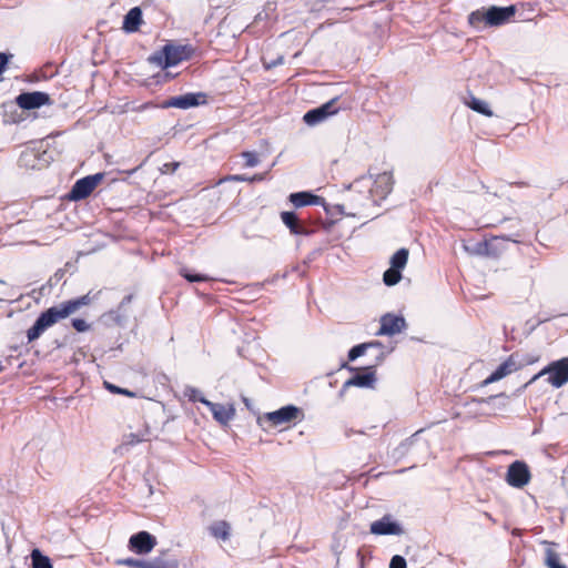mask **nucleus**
Masks as SVG:
<instances>
[{
    "instance_id": "nucleus-1",
    "label": "nucleus",
    "mask_w": 568,
    "mask_h": 568,
    "mask_svg": "<svg viewBox=\"0 0 568 568\" xmlns=\"http://www.w3.org/2000/svg\"><path fill=\"white\" fill-rule=\"evenodd\" d=\"M91 301L92 297L90 293H88L47 308L40 313L33 325L27 331L28 343L38 339L44 331L53 326L59 320L67 318L82 306L89 305Z\"/></svg>"
},
{
    "instance_id": "nucleus-2",
    "label": "nucleus",
    "mask_w": 568,
    "mask_h": 568,
    "mask_svg": "<svg viewBox=\"0 0 568 568\" xmlns=\"http://www.w3.org/2000/svg\"><path fill=\"white\" fill-rule=\"evenodd\" d=\"M194 49L189 44H172L168 43L161 50L154 52L149 57V61L162 69L175 67L180 62L191 59Z\"/></svg>"
},
{
    "instance_id": "nucleus-3",
    "label": "nucleus",
    "mask_w": 568,
    "mask_h": 568,
    "mask_svg": "<svg viewBox=\"0 0 568 568\" xmlns=\"http://www.w3.org/2000/svg\"><path fill=\"white\" fill-rule=\"evenodd\" d=\"M423 429L415 432L410 437L403 440L392 452V457L399 460L408 455L416 457L417 460H423L428 455L429 445L426 440L420 439Z\"/></svg>"
},
{
    "instance_id": "nucleus-4",
    "label": "nucleus",
    "mask_w": 568,
    "mask_h": 568,
    "mask_svg": "<svg viewBox=\"0 0 568 568\" xmlns=\"http://www.w3.org/2000/svg\"><path fill=\"white\" fill-rule=\"evenodd\" d=\"M52 161V155L43 149L42 143L28 145L18 159L20 168L30 170H41L47 168Z\"/></svg>"
},
{
    "instance_id": "nucleus-5",
    "label": "nucleus",
    "mask_w": 568,
    "mask_h": 568,
    "mask_svg": "<svg viewBox=\"0 0 568 568\" xmlns=\"http://www.w3.org/2000/svg\"><path fill=\"white\" fill-rule=\"evenodd\" d=\"M302 415L303 413L301 408L290 404L257 417V424L262 427H264L265 423H270L271 426H280L286 423H291Z\"/></svg>"
},
{
    "instance_id": "nucleus-6",
    "label": "nucleus",
    "mask_w": 568,
    "mask_h": 568,
    "mask_svg": "<svg viewBox=\"0 0 568 568\" xmlns=\"http://www.w3.org/2000/svg\"><path fill=\"white\" fill-rule=\"evenodd\" d=\"M102 173H95L77 180L65 197L73 202L87 199L102 181Z\"/></svg>"
},
{
    "instance_id": "nucleus-7",
    "label": "nucleus",
    "mask_w": 568,
    "mask_h": 568,
    "mask_svg": "<svg viewBox=\"0 0 568 568\" xmlns=\"http://www.w3.org/2000/svg\"><path fill=\"white\" fill-rule=\"evenodd\" d=\"M547 374L548 382L556 388L561 387L568 382V357L555 361L535 375L529 383L536 381L540 375Z\"/></svg>"
},
{
    "instance_id": "nucleus-8",
    "label": "nucleus",
    "mask_w": 568,
    "mask_h": 568,
    "mask_svg": "<svg viewBox=\"0 0 568 568\" xmlns=\"http://www.w3.org/2000/svg\"><path fill=\"white\" fill-rule=\"evenodd\" d=\"M393 186L394 178L392 172L385 171L383 173H378L374 179L372 187L369 189V201L374 205H379L381 202L384 201L393 191Z\"/></svg>"
},
{
    "instance_id": "nucleus-9",
    "label": "nucleus",
    "mask_w": 568,
    "mask_h": 568,
    "mask_svg": "<svg viewBox=\"0 0 568 568\" xmlns=\"http://www.w3.org/2000/svg\"><path fill=\"white\" fill-rule=\"evenodd\" d=\"M342 367L347 368L351 372H355V374L343 384L342 392H344L351 386L361 388H373L377 381L376 373L373 366H367L358 371L357 368L348 366L346 363H344Z\"/></svg>"
},
{
    "instance_id": "nucleus-10",
    "label": "nucleus",
    "mask_w": 568,
    "mask_h": 568,
    "mask_svg": "<svg viewBox=\"0 0 568 568\" xmlns=\"http://www.w3.org/2000/svg\"><path fill=\"white\" fill-rule=\"evenodd\" d=\"M529 363L532 361L520 358L518 353H514L484 381V384L495 383Z\"/></svg>"
},
{
    "instance_id": "nucleus-11",
    "label": "nucleus",
    "mask_w": 568,
    "mask_h": 568,
    "mask_svg": "<svg viewBox=\"0 0 568 568\" xmlns=\"http://www.w3.org/2000/svg\"><path fill=\"white\" fill-rule=\"evenodd\" d=\"M206 103V94L203 92H190L182 95H175L172 97L165 101H163L161 108L169 109V108H176L186 110L190 108L199 106L201 104Z\"/></svg>"
},
{
    "instance_id": "nucleus-12",
    "label": "nucleus",
    "mask_w": 568,
    "mask_h": 568,
    "mask_svg": "<svg viewBox=\"0 0 568 568\" xmlns=\"http://www.w3.org/2000/svg\"><path fill=\"white\" fill-rule=\"evenodd\" d=\"M530 470L528 465L523 460L513 462L507 469L506 481L514 488H523L530 480Z\"/></svg>"
},
{
    "instance_id": "nucleus-13",
    "label": "nucleus",
    "mask_w": 568,
    "mask_h": 568,
    "mask_svg": "<svg viewBox=\"0 0 568 568\" xmlns=\"http://www.w3.org/2000/svg\"><path fill=\"white\" fill-rule=\"evenodd\" d=\"M337 101H338V98H334L317 108L308 110L304 114L303 121L310 126H314V125L323 122L328 116L334 115L338 112V106H336Z\"/></svg>"
},
{
    "instance_id": "nucleus-14",
    "label": "nucleus",
    "mask_w": 568,
    "mask_h": 568,
    "mask_svg": "<svg viewBox=\"0 0 568 568\" xmlns=\"http://www.w3.org/2000/svg\"><path fill=\"white\" fill-rule=\"evenodd\" d=\"M132 301V294L124 296L116 310H111L102 315V321L106 325L125 326L130 316V305Z\"/></svg>"
},
{
    "instance_id": "nucleus-15",
    "label": "nucleus",
    "mask_w": 568,
    "mask_h": 568,
    "mask_svg": "<svg viewBox=\"0 0 568 568\" xmlns=\"http://www.w3.org/2000/svg\"><path fill=\"white\" fill-rule=\"evenodd\" d=\"M17 105L22 110H34L43 105H51V97L42 91L22 92L16 98Z\"/></svg>"
},
{
    "instance_id": "nucleus-16",
    "label": "nucleus",
    "mask_w": 568,
    "mask_h": 568,
    "mask_svg": "<svg viewBox=\"0 0 568 568\" xmlns=\"http://www.w3.org/2000/svg\"><path fill=\"white\" fill-rule=\"evenodd\" d=\"M517 8L515 4L507 7L491 6L486 10V24L489 27H499L510 21L516 14Z\"/></svg>"
},
{
    "instance_id": "nucleus-17",
    "label": "nucleus",
    "mask_w": 568,
    "mask_h": 568,
    "mask_svg": "<svg viewBox=\"0 0 568 568\" xmlns=\"http://www.w3.org/2000/svg\"><path fill=\"white\" fill-rule=\"evenodd\" d=\"M155 545L156 538L149 531L142 530L130 537L128 547L136 555H146L153 550Z\"/></svg>"
},
{
    "instance_id": "nucleus-18",
    "label": "nucleus",
    "mask_w": 568,
    "mask_h": 568,
    "mask_svg": "<svg viewBox=\"0 0 568 568\" xmlns=\"http://www.w3.org/2000/svg\"><path fill=\"white\" fill-rule=\"evenodd\" d=\"M406 320L402 315L387 313L381 317V327L377 336H394L406 328Z\"/></svg>"
},
{
    "instance_id": "nucleus-19",
    "label": "nucleus",
    "mask_w": 568,
    "mask_h": 568,
    "mask_svg": "<svg viewBox=\"0 0 568 568\" xmlns=\"http://www.w3.org/2000/svg\"><path fill=\"white\" fill-rule=\"evenodd\" d=\"M369 531L377 536H399L404 532V529L390 515H385L371 524Z\"/></svg>"
},
{
    "instance_id": "nucleus-20",
    "label": "nucleus",
    "mask_w": 568,
    "mask_h": 568,
    "mask_svg": "<svg viewBox=\"0 0 568 568\" xmlns=\"http://www.w3.org/2000/svg\"><path fill=\"white\" fill-rule=\"evenodd\" d=\"M290 202L295 207H303L306 205H323L326 212H328L325 200L318 195L313 194L308 191H301L290 194Z\"/></svg>"
},
{
    "instance_id": "nucleus-21",
    "label": "nucleus",
    "mask_w": 568,
    "mask_h": 568,
    "mask_svg": "<svg viewBox=\"0 0 568 568\" xmlns=\"http://www.w3.org/2000/svg\"><path fill=\"white\" fill-rule=\"evenodd\" d=\"M202 404H204L210 409L214 419L221 425H227L235 415V409L232 405L225 406L223 404L213 403L211 400H202Z\"/></svg>"
},
{
    "instance_id": "nucleus-22",
    "label": "nucleus",
    "mask_w": 568,
    "mask_h": 568,
    "mask_svg": "<svg viewBox=\"0 0 568 568\" xmlns=\"http://www.w3.org/2000/svg\"><path fill=\"white\" fill-rule=\"evenodd\" d=\"M142 23V10L140 7H134L123 18L122 29L128 33H133L139 30Z\"/></svg>"
},
{
    "instance_id": "nucleus-23",
    "label": "nucleus",
    "mask_w": 568,
    "mask_h": 568,
    "mask_svg": "<svg viewBox=\"0 0 568 568\" xmlns=\"http://www.w3.org/2000/svg\"><path fill=\"white\" fill-rule=\"evenodd\" d=\"M145 568H179V561L168 556V551H162L158 557L145 559Z\"/></svg>"
},
{
    "instance_id": "nucleus-24",
    "label": "nucleus",
    "mask_w": 568,
    "mask_h": 568,
    "mask_svg": "<svg viewBox=\"0 0 568 568\" xmlns=\"http://www.w3.org/2000/svg\"><path fill=\"white\" fill-rule=\"evenodd\" d=\"M463 250L471 256H484L485 254L489 253V241H463Z\"/></svg>"
},
{
    "instance_id": "nucleus-25",
    "label": "nucleus",
    "mask_w": 568,
    "mask_h": 568,
    "mask_svg": "<svg viewBox=\"0 0 568 568\" xmlns=\"http://www.w3.org/2000/svg\"><path fill=\"white\" fill-rule=\"evenodd\" d=\"M541 545L546 546L545 550V565L548 568H567L559 560V555L552 549L554 546H557L556 542L542 540Z\"/></svg>"
},
{
    "instance_id": "nucleus-26",
    "label": "nucleus",
    "mask_w": 568,
    "mask_h": 568,
    "mask_svg": "<svg viewBox=\"0 0 568 568\" xmlns=\"http://www.w3.org/2000/svg\"><path fill=\"white\" fill-rule=\"evenodd\" d=\"M281 219L292 234L296 235L298 232H301L302 223L295 212L284 211L281 213Z\"/></svg>"
},
{
    "instance_id": "nucleus-27",
    "label": "nucleus",
    "mask_w": 568,
    "mask_h": 568,
    "mask_svg": "<svg viewBox=\"0 0 568 568\" xmlns=\"http://www.w3.org/2000/svg\"><path fill=\"white\" fill-rule=\"evenodd\" d=\"M210 534L216 539L227 540L231 535V526L225 520H219L213 523L209 527Z\"/></svg>"
},
{
    "instance_id": "nucleus-28",
    "label": "nucleus",
    "mask_w": 568,
    "mask_h": 568,
    "mask_svg": "<svg viewBox=\"0 0 568 568\" xmlns=\"http://www.w3.org/2000/svg\"><path fill=\"white\" fill-rule=\"evenodd\" d=\"M30 559V568H53L51 559L38 548L31 550Z\"/></svg>"
},
{
    "instance_id": "nucleus-29",
    "label": "nucleus",
    "mask_w": 568,
    "mask_h": 568,
    "mask_svg": "<svg viewBox=\"0 0 568 568\" xmlns=\"http://www.w3.org/2000/svg\"><path fill=\"white\" fill-rule=\"evenodd\" d=\"M409 252L407 248L402 247L397 250L390 257V267L402 271L408 261Z\"/></svg>"
},
{
    "instance_id": "nucleus-30",
    "label": "nucleus",
    "mask_w": 568,
    "mask_h": 568,
    "mask_svg": "<svg viewBox=\"0 0 568 568\" xmlns=\"http://www.w3.org/2000/svg\"><path fill=\"white\" fill-rule=\"evenodd\" d=\"M466 104L475 112L479 113V114H483V115H486V116H491L493 115V111L490 110L489 105L481 99H478L474 95H470V100L466 102Z\"/></svg>"
},
{
    "instance_id": "nucleus-31",
    "label": "nucleus",
    "mask_w": 568,
    "mask_h": 568,
    "mask_svg": "<svg viewBox=\"0 0 568 568\" xmlns=\"http://www.w3.org/2000/svg\"><path fill=\"white\" fill-rule=\"evenodd\" d=\"M498 240L511 241L514 243H518L519 242L517 239H514L513 235H497V236H493L491 240L489 241L488 252H494V253H487L484 256L496 257V256L499 255L500 250L494 243L495 241H498Z\"/></svg>"
},
{
    "instance_id": "nucleus-32",
    "label": "nucleus",
    "mask_w": 568,
    "mask_h": 568,
    "mask_svg": "<svg viewBox=\"0 0 568 568\" xmlns=\"http://www.w3.org/2000/svg\"><path fill=\"white\" fill-rule=\"evenodd\" d=\"M402 280V271L389 267L383 274V282L387 286H394Z\"/></svg>"
},
{
    "instance_id": "nucleus-33",
    "label": "nucleus",
    "mask_w": 568,
    "mask_h": 568,
    "mask_svg": "<svg viewBox=\"0 0 568 568\" xmlns=\"http://www.w3.org/2000/svg\"><path fill=\"white\" fill-rule=\"evenodd\" d=\"M181 276H183L187 282L196 283V282H204L207 281L209 277L203 274L195 273L191 271L190 268L183 267L180 270Z\"/></svg>"
},
{
    "instance_id": "nucleus-34",
    "label": "nucleus",
    "mask_w": 568,
    "mask_h": 568,
    "mask_svg": "<svg viewBox=\"0 0 568 568\" xmlns=\"http://www.w3.org/2000/svg\"><path fill=\"white\" fill-rule=\"evenodd\" d=\"M184 396H186L189 398L190 402H200L202 403V400H207L204 396H202V393L193 387V386H185L184 388Z\"/></svg>"
},
{
    "instance_id": "nucleus-35",
    "label": "nucleus",
    "mask_w": 568,
    "mask_h": 568,
    "mask_svg": "<svg viewBox=\"0 0 568 568\" xmlns=\"http://www.w3.org/2000/svg\"><path fill=\"white\" fill-rule=\"evenodd\" d=\"M367 351L366 343H361L355 346H353L347 354L348 361L354 362L358 357L363 356Z\"/></svg>"
},
{
    "instance_id": "nucleus-36",
    "label": "nucleus",
    "mask_w": 568,
    "mask_h": 568,
    "mask_svg": "<svg viewBox=\"0 0 568 568\" xmlns=\"http://www.w3.org/2000/svg\"><path fill=\"white\" fill-rule=\"evenodd\" d=\"M118 566H129L134 568H145V559H136V558H123L118 559L115 561Z\"/></svg>"
},
{
    "instance_id": "nucleus-37",
    "label": "nucleus",
    "mask_w": 568,
    "mask_h": 568,
    "mask_svg": "<svg viewBox=\"0 0 568 568\" xmlns=\"http://www.w3.org/2000/svg\"><path fill=\"white\" fill-rule=\"evenodd\" d=\"M484 16H486V11L475 10L468 16V23L471 27L477 28L481 22L486 23V18Z\"/></svg>"
},
{
    "instance_id": "nucleus-38",
    "label": "nucleus",
    "mask_w": 568,
    "mask_h": 568,
    "mask_svg": "<svg viewBox=\"0 0 568 568\" xmlns=\"http://www.w3.org/2000/svg\"><path fill=\"white\" fill-rule=\"evenodd\" d=\"M241 155L245 160V166L247 168H254L260 163L258 155L254 151H244Z\"/></svg>"
},
{
    "instance_id": "nucleus-39",
    "label": "nucleus",
    "mask_w": 568,
    "mask_h": 568,
    "mask_svg": "<svg viewBox=\"0 0 568 568\" xmlns=\"http://www.w3.org/2000/svg\"><path fill=\"white\" fill-rule=\"evenodd\" d=\"M144 440H145V438H144L143 435L135 434V433H130L128 435H124L123 445L124 446H134V445L140 444V443H142Z\"/></svg>"
},
{
    "instance_id": "nucleus-40",
    "label": "nucleus",
    "mask_w": 568,
    "mask_h": 568,
    "mask_svg": "<svg viewBox=\"0 0 568 568\" xmlns=\"http://www.w3.org/2000/svg\"><path fill=\"white\" fill-rule=\"evenodd\" d=\"M104 385H105V388L113 394H122V395H125L129 397H134V393L126 388H121V387H119L114 384H111L109 382H104Z\"/></svg>"
},
{
    "instance_id": "nucleus-41",
    "label": "nucleus",
    "mask_w": 568,
    "mask_h": 568,
    "mask_svg": "<svg viewBox=\"0 0 568 568\" xmlns=\"http://www.w3.org/2000/svg\"><path fill=\"white\" fill-rule=\"evenodd\" d=\"M366 345H367V349L372 348V347H376V348L381 349L379 354L376 356L377 364H381L385 358V352L383 351L384 349L383 343L379 341H372V342H367Z\"/></svg>"
},
{
    "instance_id": "nucleus-42",
    "label": "nucleus",
    "mask_w": 568,
    "mask_h": 568,
    "mask_svg": "<svg viewBox=\"0 0 568 568\" xmlns=\"http://www.w3.org/2000/svg\"><path fill=\"white\" fill-rule=\"evenodd\" d=\"M389 568H407L406 559L400 555H395L389 561Z\"/></svg>"
},
{
    "instance_id": "nucleus-43",
    "label": "nucleus",
    "mask_w": 568,
    "mask_h": 568,
    "mask_svg": "<svg viewBox=\"0 0 568 568\" xmlns=\"http://www.w3.org/2000/svg\"><path fill=\"white\" fill-rule=\"evenodd\" d=\"M72 326L77 332H87L90 328V325L83 318H73Z\"/></svg>"
},
{
    "instance_id": "nucleus-44",
    "label": "nucleus",
    "mask_w": 568,
    "mask_h": 568,
    "mask_svg": "<svg viewBox=\"0 0 568 568\" xmlns=\"http://www.w3.org/2000/svg\"><path fill=\"white\" fill-rule=\"evenodd\" d=\"M13 58V54L0 52V75L6 71L8 63Z\"/></svg>"
},
{
    "instance_id": "nucleus-45",
    "label": "nucleus",
    "mask_w": 568,
    "mask_h": 568,
    "mask_svg": "<svg viewBox=\"0 0 568 568\" xmlns=\"http://www.w3.org/2000/svg\"><path fill=\"white\" fill-rule=\"evenodd\" d=\"M179 166H180L179 162L165 163L163 165L162 172L163 173H173V172H175L178 170Z\"/></svg>"
},
{
    "instance_id": "nucleus-46",
    "label": "nucleus",
    "mask_w": 568,
    "mask_h": 568,
    "mask_svg": "<svg viewBox=\"0 0 568 568\" xmlns=\"http://www.w3.org/2000/svg\"><path fill=\"white\" fill-rule=\"evenodd\" d=\"M500 396H504V394H499V395H493V396H488V397H483V398H473V403H476V404H489L490 402L495 400L497 397H500Z\"/></svg>"
},
{
    "instance_id": "nucleus-47",
    "label": "nucleus",
    "mask_w": 568,
    "mask_h": 568,
    "mask_svg": "<svg viewBox=\"0 0 568 568\" xmlns=\"http://www.w3.org/2000/svg\"><path fill=\"white\" fill-rule=\"evenodd\" d=\"M313 233H314V230H313V229H308V227H306V226H304V225L302 224V226H301V232H298L296 235H305V236H310V235H312Z\"/></svg>"
},
{
    "instance_id": "nucleus-48",
    "label": "nucleus",
    "mask_w": 568,
    "mask_h": 568,
    "mask_svg": "<svg viewBox=\"0 0 568 568\" xmlns=\"http://www.w3.org/2000/svg\"><path fill=\"white\" fill-rule=\"evenodd\" d=\"M283 57H280L277 60H274L273 62H271L270 64L266 65V69H271L273 67H276L278 64H282L283 63Z\"/></svg>"
},
{
    "instance_id": "nucleus-49",
    "label": "nucleus",
    "mask_w": 568,
    "mask_h": 568,
    "mask_svg": "<svg viewBox=\"0 0 568 568\" xmlns=\"http://www.w3.org/2000/svg\"><path fill=\"white\" fill-rule=\"evenodd\" d=\"M232 180H234V181H242V182L243 181H250V179L244 176V175H234V176H232Z\"/></svg>"
},
{
    "instance_id": "nucleus-50",
    "label": "nucleus",
    "mask_w": 568,
    "mask_h": 568,
    "mask_svg": "<svg viewBox=\"0 0 568 568\" xmlns=\"http://www.w3.org/2000/svg\"><path fill=\"white\" fill-rule=\"evenodd\" d=\"M63 275H64V272L62 270H59L58 272H55L53 277L55 278V281H60Z\"/></svg>"
},
{
    "instance_id": "nucleus-51",
    "label": "nucleus",
    "mask_w": 568,
    "mask_h": 568,
    "mask_svg": "<svg viewBox=\"0 0 568 568\" xmlns=\"http://www.w3.org/2000/svg\"><path fill=\"white\" fill-rule=\"evenodd\" d=\"M352 434H364V432H362V430H353V429H348L346 432V436L347 437H351Z\"/></svg>"
},
{
    "instance_id": "nucleus-52",
    "label": "nucleus",
    "mask_w": 568,
    "mask_h": 568,
    "mask_svg": "<svg viewBox=\"0 0 568 568\" xmlns=\"http://www.w3.org/2000/svg\"><path fill=\"white\" fill-rule=\"evenodd\" d=\"M484 516H485L488 520H490L491 523H494V524L496 523V519H495V518H494L489 513H487V511H486V513H484Z\"/></svg>"
},
{
    "instance_id": "nucleus-53",
    "label": "nucleus",
    "mask_w": 568,
    "mask_h": 568,
    "mask_svg": "<svg viewBox=\"0 0 568 568\" xmlns=\"http://www.w3.org/2000/svg\"><path fill=\"white\" fill-rule=\"evenodd\" d=\"M262 179V175H254L250 181H261Z\"/></svg>"
},
{
    "instance_id": "nucleus-54",
    "label": "nucleus",
    "mask_w": 568,
    "mask_h": 568,
    "mask_svg": "<svg viewBox=\"0 0 568 568\" xmlns=\"http://www.w3.org/2000/svg\"><path fill=\"white\" fill-rule=\"evenodd\" d=\"M511 534H513L514 536H520V529L515 528V529L511 531Z\"/></svg>"
},
{
    "instance_id": "nucleus-55",
    "label": "nucleus",
    "mask_w": 568,
    "mask_h": 568,
    "mask_svg": "<svg viewBox=\"0 0 568 568\" xmlns=\"http://www.w3.org/2000/svg\"><path fill=\"white\" fill-rule=\"evenodd\" d=\"M141 166H142V164H140L138 168H135V169L131 170V171H130V174L135 173V172H136Z\"/></svg>"
},
{
    "instance_id": "nucleus-56",
    "label": "nucleus",
    "mask_w": 568,
    "mask_h": 568,
    "mask_svg": "<svg viewBox=\"0 0 568 568\" xmlns=\"http://www.w3.org/2000/svg\"><path fill=\"white\" fill-rule=\"evenodd\" d=\"M4 366L2 365V363L0 362V373L4 371Z\"/></svg>"
},
{
    "instance_id": "nucleus-57",
    "label": "nucleus",
    "mask_w": 568,
    "mask_h": 568,
    "mask_svg": "<svg viewBox=\"0 0 568 568\" xmlns=\"http://www.w3.org/2000/svg\"><path fill=\"white\" fill-rule=\"evenodd\" d=\"M255 19H256V20H257V19H262V13H261V12H260V13H257V16H256V18H255Z\"/></svg>"
}]
</instances>
